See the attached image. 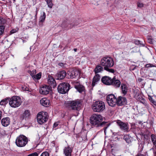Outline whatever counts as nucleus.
Instances as JSON below:
<instances>
[{
	"instance_id": "obj_1",
	"label": "nucleus",
	"mask_w": 156,
	"mask_h": 156,
	"mask_svg": "<svg viewBox=\"0 0 156 156\" xmlns=\"http://www.w3.org/2000/svg\"><path fill=\"white\" fill-rule=\"evenodd\" d=\"M102 116L100 115L94 114L90 119V122L93 126L96 127H104L103 129L105 134L107 129L110 125V123L108 122L103 121Z\"/></svg>"
},
{
	"instance_id": "obj_2",
	"label": "nucleus",
	"mask_w": 156,
	"mask_h": 156,
	"mask_svg": "<svg viewBox=\"0 0 156 156\" xmlns=\"http://www.w3.org/2000/svg\"><path fill=\"white\" fill-rule=\"evenodd\" d=\"M83 101L80 99L65 101V106L70 110L79 111L82 108Z\"/></svg>"
},
{
	"instance_id": "obj_3",
	"label": "nucleus",
	"mask_w": 156,
	"mask_h": 156,
	"mask_svg": "<svg viewBox=\"0 0 156 156\" xmlns=\"http://www.w3.org/2000/svg\"><path fill=\"white\" fill-rule=\"evenodd\" d=\"M100 65L104 67V69L105 70L112 73L114 72L115 71L113 69L109 68L112 67L114 65V62L112 58L108 56L102 58L101 61Z\"/></svg>"
},
{
	"instance_id": "obj_4",
	"label": "nucleus",
	"mask_w": 156,
	"mask_h": 156,
	"mask_svg": "<svg viewBox=\"0 0 156 156\" xmlns=\"http://www.w3.org/2000/svg\"><path fill=\"white\" fill-rule=\"evenodd\" d=\"M92 108L94 112H101L105 109V105L102 101H96L93 103L92 106Z\"/></svg>"
},
{
	"instance_id": "obj_5",
	"label": "nucleus",
	"mask_w": 156,
	"mask_h": 156,
	"mask_svg": "<svg viewBox=\"0 0 156 156\" xmlns=\"http://www.w3.org/2000/svg\"><path fill=\"white\" fill-rule=\"evenodd\" d=\"M22 103V101L20 97L13 96L9 99V104L12 108H17L19 107Z\"/></svg>"
},
{
	"instance_id": "obj_6",
	"label": "nucleus",
	"mask_w": 156,
	"mask_h": 156,
	"mask_svg": "<svg viewBox=\"0 0 156 156\" xmlns=\"http://www.w3.org/2000/svg\"><path fill=\"white\" fill-rule=\"evenodd\" d=\"M70 89V84L67 83H61L58 87V92L62 94H65L67 93Z\"/></svg>"
},
{
	"instance_id": "obj_7",
	"label": "nucleus",
	"mask_w": 156,
	"mask_h": 156,
	"mask_svg": "<svg viewBox=\"0 0 156 156\" xmlns=\"http://www.w3.org/2000/svg\"><path fill=\"white\" fill-rule=\"evenodd\" d=\"M27 142V138L23 135H21L18 136L16 141V143L17 146L20 147L25 146Z\"/></svg>"
},
{
	"instance_id": "obj_8",
	"label": "nucleus",
	"mask_w": 156,
	"mask_h": 156,
	"mask_svg": "<svg viewBox=\"0 0 156 156\" xmlns=\"http://www.w3.org/2000/svg\"><path fill=\"white\" fill-rule=\"evenodd\" d=\"M47 113L44 112H40L37 115V120L38 123L41 125L46 122L48 120Z\"/></svg>"
},
{
	"instance_id": "obj_9",
	"label": "nucleus",
	"mask_w": 156,
	"mask_h": 156,
	"mask_svg": "<svg viewBox=\"0 0 156 156\" xmlns=\"http://www.w3.org/2000/svg\"><path fill=\"white\" fill-rule=\"evenodd\" d=\"M106 99L108 105L111 107H114L117 105V98L113 94H111L108 95Z\"/></svg>"
},
{
	"instance_id": "obj_10",
	"label": "nucleus",
	"mask_w": 156,
	"mask_h": 156,
	"mask_svg": "<svg viewBox=\"0 0 156 156\" xmlns=\"http://www.w3.org/2000/svg\"><path fill=\"white\" fill-rule=\"evenodd\" d=\"M80 72V70L77 69H71L68 72L67 76H68V78L73 79L75 78Z\"/></svg>"
},
{
	"instance_id": "obj_11",
	"label": "nucleus",
	"mask_w": 156,
	"mask_h": 156,
	"mask_svg": "<svg viewBox=\"0 0 156 156\" xmlns=\"http://www.w3.org/2000/svg\"><path fill=\"white\" fill-rule=\"evenodd\" d=\"M116 121L117 124L122 130L124 132H128L129 131L128 124L127 123L118 120Z\"/></svg>"
},
{
	"instance_id": "obj_12",
	"label": "nucleus",
	"mask_w": 156,
	"mask_h": 156,
	"mask_svg": "<svg viewBox=\"0 0 156 156\" xmlns=\"http://www.w3.org/2000/svg\"><path fill=\"white\" fill-rule=\"evenodd\" d=\"M62 25L63 27L69 29L77 26V24H75L74 23H71L69 20H66L62 22Z\"/></svg>"
},
{
	"instance_id": "obj_13",
	"label": "nucleus",
	"mask_w": 156,
	"mask_h": 156,
	"mask_svg": "<svg viewBox=\"0 0 156 156\" xmlns=\"http://www.w3.org/2000/svg\"><path fill=\"white\" fill-rule=\"evenodd\" d=\"M117 105L121 106L126 105L127 100L125 97L120 96L117 98Z\"/></svg>"
},
{
	"instance_id": "obj_14",
	"label": "nucleus",
	"mask_w": 156,
	"mask_h": 156,
	"mask_svg": "<svg viewBox=\"0 0 156 156\" xmlns=\"http://www.w3.org/2000/svg\"><path fill=\"white\" fill-rule=\"evenodd\" d=\"M51 89V87L49 85H45L40 88L39 92L41 94L46 95L48 94Z\"/></svg>"
},
{
	"instance_id": "obj_15",
	"label": "nucleus",
	"mask_w": 156,
	"mask_h": 156,
	"mask_svg": "<svg viewBox=\"0 0 156 156\" xmlns=\"http://www.w3.org/2000/svg\"><path fill=\"white\" fill-rule=\"evenodd\" d=\"M48 83L51 87V88L52 87L53 88H55L56 86V83L54 79L50 75H48Z\"/></svg>"
},
{
	"instance_id": "obj_16",
	"label": "nucleus",
	"mask_w": 156,
	"mask_h": 156,
	"mask_svg": "<svg viewBox=\"0 0 156 156\" xmlns=\"http://www.w3.org/2000/svg\"><path fill=\"white\" fill-rule=\"evenodd\" d=\"M121 85V82L119 80L116 79L115 77L112 79L110 85L113 86L116 88L119 87Z\"/></svg>"
},
{
	"instance_id": "obj_17",
	"label": "nucleus",
	"mask_w": 156,
	"mask_h": 156,
	"mask_svg": "<svg viewBox=\"0 0 156 156\" xmlns=\"http://www.w3.org/2000/svg\"><path fill=\"white\" fill-rule=\"evenodd\" d=\"M112 80V79L109 76H105L102 78L101 81L105 85H110L111 83Z\"/></svg>"
},
{
	"instance_id": "obj_18",
	"label": "nucleus",
	"mask_w": 156,
	"mask_h": 156,
	"mask_svg": "<svg viewBox=\"0 0 156 156\" xmlns=\"http://www.w3.org/2000/svg\"><path fill=\"white\" fill-rule=\"evenodd\" d=\"M67 75L66 71L65 70H62L58 72L56 74L57 79L58 80H61L64 79Z\"/></svg>"
},
{
	"instance_id": "obj_19",
	"label": "nucleus",
	"mask_w": 156,
	"mask_h": 156,
	"mask_svg": "<svg viewBox=\"0 0 156 156\" xmlns=\"http://www.w3.org/2000/svg\"><path fill=\"white\" fill-rule=\"evenodd\" d=\"M73 148L69 146L65 147L64 149V154L66 156H71Z\"/></svg>"
},
{
	"instance_id": "obj_20",
	"label": "nucleus",
	"mask_w": 156,
	"mask_h": 156,
	"mask_svg": "<svg viewBox=\"0 0 156 156\" xmlns=\"http://www.w3.org/2000/svg\"><path fill=\"white\" fill-rule=\"evenodd\" d=\"M100 77V76L99 74H95L92 80V86L93 87H94L99 81Z\"/></svg>"
},
{
	"instance_id": "obj_21",
	"label": "nucleus",
	"mask_w": 156,
	"mask_h": 156,
	"mask_svg": "<svg viewBox=\"0 0 156 156\" xmlns=\"http://www.w3.org/2000/svg\"><path fill=\"white\" fill-rule=\"evenodd\" d=\"M40 103L43 106L47 107H48L50 103L49 100L46 98H43L40 100Z\"/></svg>"
},
{
	"instance_id": "obj_22",
	"label": "nucleus",
	"mask_w": 156,
	"mask_h": 156,
	"mask_svg": "<svg viewBox=\"0 0 156 156\" xmlns=\"http://www.w3.org/2000/svg\"><path fill=\"white\" fill-rule=\"evenodd\" d=\"M2 125L4 126H7L10 123V119L9 117H6L2 119L1 120Z\"/></svg>"
},
{
	"instance_id": "obj_23",
	"label": "nucleus",
	"mask_w": 156,
	"mask_h": 156,
	"mask_svg": "<svg viewBox=\"0 0 156 156\" xmlns=\"http://www.w3.org/2000/svg\"><path fill=\"white\" fill-rule=\"evenodd\" d=\"M103 70V68L100 65L96 66L94 71L95 74H98V73L101 72Z\"/></svg>"
},
{
	"instance_id": "obj_24",
	"label": "nucleus",
	"mask_w": 156,
	"mask_h": 156,
	"mask_svg": "<svg viewBox=\"0 0 156 156\" xmlns=\"http://www.w3.org/2000/svg\"><path fill=\"white\" fill-rule=\"evenodd\" d=\"M75 88L80 93H82L85 90L84 87L81 84H80L75 85Z\"/></svg>"
},
{
	"instance_id": "obj_25",
	"label": "nucleus",
	"mask_w": 156,
	"mask_h": 156,
	"mask_svg": "<svg viewBox=\"0 0 156 156\" xmlns=\"http://www.w3.org/2000/svg\"><path fill=\"white\" fill-rule=\"evenodd\" d=\"M121 89L122 93L124 95H125L128 91V87L126 84L124 83H122L121 85Z\"/></svg>"
},
{
	"instance_id": "obj_26",
	"label": "nucleus",
	"mask_w": 156,
	"mask_h": 156,
	"mask_svg": "<svg viewBox=\"0 0 156 156\" xmlns=\"http://www.w3.org/2000/svg\"><path fill=\"white\" fill-rule=\"evenodd\" d=\"M123 139L128 144H129L131 143V138L129 135H125L123 137Z\"/></svg>"
},
{
	"instance_id": "obj_27",
	"label": "nucleus",
	"mask_w": 156,
	"mask_h": 156,
	"mask_svg": "<svg viewBox=\"0 0 156 156\" xmlns=\"http://www.w3.org/2000/svg\"><path fill=\"white\" fill-rule=\"evenodd\" d=\"M30 111L28 110H26L23 113L22 116V118L23 119L28 117L30 115Z\"/></svg>"
},
{
	"instance_id": "obj_28",
	"label": "nucleus",
	"mask_w": 156,
	"mask_h": 156,
	"mask_svg": "<svg viewBox=\"0 0 156 156\" xmlns=\"http://www.w3.org/2000/svg\"><path fill=\"white\" fill-rule=\"evenodd\" d=\"M9 98H7L2 100L0 102V105H5L9 101Z\"/></svg>"
},
{
	"instance_id": "obj_29",
	"label": "nucleus",
	"mask_w": 156,
	"mask_h": 156,
	"mask_svg": "<svg viewBox=\"0 0 156 156\" xmlns=\"http://www.w3.org/2000/svg\"><path fill=\"white\" fill-rule=\"evenodd\" d=\"M41 73L40 72L36 75H34L32 76L33 79L35 80H39L41 79Z\"/></svg>"
},
{
	"instance_id": "obj_30",
	"label": "nucleus",
	"mask_w": 156,
	"mask_h": 156,
	"mask_svg": "<svg viewBox=\"0 0 156 156\" xmlns=\"http://www.w3.org/2000/svg\"><path fill=\"white\" fill-rule=\"evenodd\" d=\"M46 18V14L45 12H43L42 15H41L40 18V23H43L45 20Z\"/></svg>"
},
{
	"instance_id": "obj_31",
	"label": "nucleus",
	"mask_w": 156,
	"mask_h": 156,
	"mask_svg": "<svg viewBox=\"0 0 156 156\" xmlns=\"http://www.w3.org/2000/svg\"><path fill=\"white\" fill-rule=\"evenodd\" d=\"M47 2L48 7L50 8H52L53 4L52 2V0H45Z\"/></svg>"
},
{
	"instance_id": "obj_32",
	"label": "nucleus",
	"mask_w": 156,
	"mask_h": 156,
	"mask_svg": "<svg viewBox=\"0 0 156 156\" xmlns=\"http://www.w3.org/2000/svg\"><path fill=\"white\" fill-rule=\"evenodd\" d=\"M41 151H37L30 154L27 156H38V155L40 154Z\"/></svg>"
},
{
	"instance_id": "obj_33",
	"label": "nucleus",
	"mask_w": 156,
	"mask_h": 156,
	"mask_svg": "<svg viewBox=\"0 0 156 156\" xmlns=\"http://www.w3.org/2000/svg\"><path fill=\"white\" fill-rule=\"evenodd\" d=\"M133 42L136 44L137 45H142L143 46H144V44L141 43V41L138 40H134Z\"/></svg>"
},
{
	"instance_id": "obj_34",
	"label": "nucleus",
	"mask_w": 156,
	"mask_h": 156,
	"mask_svg": "<svg viewBox=\"0 0 156 156\" xmlns=\"http://www.w3.org/2000/svg\"><path fill=\"white\" fill-rule=\"evenodd\" d=\"M5 27L3 25L0 26V35H2L4 32Z\"/></svg>"
},
{
	"instance_id": "obj_35",
	"label": "nucleus",
	"mask_w": 156,
	"mask_h": 156,
	"mask_svg": "<svg viewBox=\"0 0 156 156\" xmlns=\"http://www.w3.org/2000/svg\"><path fill=\"white\" fill-rule=\"evenodd\" d=\"M28 73L30 74L32 77V78L33 76H34V75L36 73V70L34 69L32 71H31L30 70L28 71Z\"/></svg>"
},
{
	"instance_id": "obj_36",
	"label": "nucleus",
	"mask_w": 156,
	"mask_h": 156,
	"mask_svg": "<svg viewBox=\"0 0 156 156\" xmlns=\"http://www.w3.org/2000/svg\"><path fill=\"white\" fill-rule=\"evenodd\" d=\"M6 22V20L2 17L0 16V24H4Z\"/></svg>"
},
{
	"instance_id": "obj_37",
	"label": "nucleus",
	"mask_w": 156,
	"mask_h": 156,
	"mask_svg": "<svg viewBox=\"0 0 156 156\" xmlns=\"http://www.w3.org/2000/svg\"><path fill=\"white\" fill-rule=\"evenodd\" d=\"M40 156H49V154L47 151H44L42 153Z\"/></svg>"
},
{
	"instance_id": "obj_38",
	"label": "nucleus",
	"mask_w": 156,
	"mask_h": 156,
	"mask_svg": "<svg viewBox=\"0 0 156 156\" xmlns=\"http://www.w3.org/2000/svg\"><path fill=\"white\" fill-rule=\"evenodd\" d=\"M151 138L152 142L156 140V136L154 134H151Z\"/></svg>"
},
{
	"instance_id": "obj_39",
	"label": "nucleus",
	"mask_w": 156,
	"mask_h": 156,
	"mask_svg": "<svg viewBox=\"0 0 156 156\" xmlns=\"http://www.w3.org/2000/svg\"><path fill=\"white\" fill-rule=\"evenodd\" d=\"M147 40L148 43H149L150 44H153V41H152L153 40V39H151V37L149 36L148 37Z\"/></svg>"
},
{
	"instance_id": "obj_40",
	"label": "nucleus",
	"mask_w": 156,
	"mask_h": 156,
	"mask_svg": "<svg viewBox=\"0 0 156 156\" xmlns=\"http://www.w3.org/2000/svg\"><path fill=\"white\" fill-rule=\"evenodd\" d=\"M137 5L138 7L141 8L144 6V4L142 3L138 2L137 3Z\"/></svg>"
},
{
	"instance_id": "obj_41",
	"label": "nucleus",
	"mask_w": 156,
	"mask_h": 156,
	"mask_svg": "<svg viewBox=\"0 0 156 156\" xmlns=\"http://www.w3.org/2000/svg\"><path fill=\"white\" fill-rule=\"evenodd\" d=\"M151 105H152L153 106L154 105L155 106L156 108V101L155 100H154L152 101L151 102Z\"/></svg>"
},
{
	"instance_id": "obj_42",
	"label": "nucleus",
	"mask_w": 156,
	"mask_h": 156,
	"mask_svg": "<svg viewBox=\"0 0 156 156\" xmlns=\"http://www.w3.org/2000/svg\"><path fill=\"white\" fill-rule=\"evenodd\" d=\"M153 66V65L151 64H146L145 66V67L146 68L152 67Z\"/></svg>"
},
{
	"instance_id": "obj_43",
	"label": "nucleus",
	"mask_w": 156,
	"mask_h": 156,
	"mask_svg": "<svg viewBox=\"0 0 156 156\" xmlns=\"http://www.w3.org/2000/svg\"><path fill=\"white\" fill-rule=\"evenodd\" d=\"M58 122H55L53 125V127L54 128H55L56 126H57L58 125Z\"/></svg>"
},
{
	"instance_id": "obj_44",
	"label": "nucleus",
	"mask_w": 156,
	"mask_h": 156,
	"mask_svg": "<svg viewBox=\"0 0 156 156\" xmlns=\"http://www.w3.org/2000/svg\"><path fill=\"white\" fill-rule=\"evenodd\" d=\"M148 99L151 102L152 101H153L154 100L152 97L150 96H148Z\"/></svg>"
},
{
	"instance_id": "obj_45",
	"label": "nucleus",
	"mask_w": 156,
	"mask_h": 156,
	"mask_svg": "<svg viewBox=\"0 0 156 156\" xmlns=\"http://www.w3.org/2000/svg\"><path fill=\"white\" fill-rule=\"evenodd\" d=\"M38 8H36V14L35 16V18H37V13L38 12Z\"/></svg>"
},
{
	"instance_id": "obj_46",
	"label": "nucleus",
	"mask_w": 156,
	"mask_h": 156,
	"mask_svg": "<svg viewBox=\"0 0 156 156\" xmlns=\"http://www.w3.org/2000/svg\"><path fill=\"white\" fill-rule=\"evenodd\" d=\"M58 65L61 67H63L64 66V64L63 63L60 62L58 64Z\"/></svg>"
},
{
	"instance_id": "obj_47",
	"label": "nucleus",
	"mask_w": 156,
	"mask_h": 156,
	"mask_svg": "<svg viewBox=\"0 0 156 156\" xmlns=\"http://www.w3.org/2000/svg\"><path fill=\"white\" fill-rule=\"evenodd\" d=\"M16 32V30H12L11 31L10 33L11 34H13Z\"/></svg>"
},
{
	"instance_id": "obj_48",
	"label": "nucleus",
	"mask_w": 156,
	"mask_h": 156,
	"mask_svg": "<svg viewBox=\"0 0 156 156\" xmlns=\"http://www.w3.org/2000/svg\"><path fill=\"white\" fill-rule=\"evenodd\" d=\"M25 90L27 91H30L29 89L27 87H25Z\"/></svg>"
},
{
	"instance_id": "obj_49",
	"label": "nucleus",
	"mask_w": 156,
	"mask_h": 156,
	"mask_svg": "<svg viewBox=\"0 0 156 156\" xmlns=\"http://www.w3.org/2000/svg\"><path fill=\"white\" fill-rule=\"evenodd\" d=\"M2 117V112L0 110V120L1 119Z\"/></svg>"
},
{
	"instance_id": "obj_50",
	"label": "nucleus",
	"mask_w": 156,
	"mask_h": 156,
	"mask_svg": "<svg viewBox=\"0 0 156 156\" xmlns=\"http://www.w3.org/2000/svg\"><path fill=\"white\" fill-rule=\"evenodd\" d=\"M136 156H145L144 155L142 154H138Z\"/></svg>"
},
{
	"instance_id": "obj_51",
	"label": "nucleus",
	"mask_w": 156,
	"mask_h": 156,
	"mask_svg": "<svg viewBox=\"0 0 156 156\" xmlns=\"http://www.w3.org/2000/svg\"><path fill=\"white\" fill-rule=\"evenodd\" d=\"M77 48H74V51H75V52H76L77 51Z\"/></svg>"
},
{
	"instance_id": "obj_52",
	"label": "nucleus",
	"mask_w": 156,
	"mask_h": 156,
	"mask_svg": "<svg viewBox=\"0 0 156 156\" xmlns=\"http://www.w3.org/2000/svg\"><path fill=\"white\" fill-rule=\"evenodd\" d=\"M154 156H156V151L154 152Z\"/></svg>"
},
{
	"instance_id": "obj_53",
	"label": "nucleus",
	"mask_w": 156,
	"mask_h": 156,
	"mask_svg": "<svg viewBox=\"0 0 156 156\" xmlns=\"http://www.w3.org/2000/svg\"><path fill=\"white\" fill-rule=\"evenodd\" d=\"M144 104L145 105V106H147V104L146 103H145V102H144Z\"/></svg>"
},
{
	"instance_id": "obj_54",
	"label": "nucleus",
	"mask_w": 156,
	"mask_h": 156,
	"mask_svg": "<svg viewBox=\"0 0 156 156\" xmlns=\"http://www.w3.org/2000/svg\"><path fill=\"white\" fill-rule=\"evenodd\" d=\"M22 89L23 90H25L24 89H25V86H24V87H22Z\"/></svg>"
},
{
	"instance_id": "obj_55",
	"label": "nucleus",
	"mask_w": 156,
	"mask_h": 156,
	"mask_svg": "<svg viewBox=\"0 0 156 156\" xmlns=\"http://www.w3.org/2000/svg\"><path fill=\"white\" fill-rule=\"evenodd\" d=\"M115 133H113V135H115Z\"/></svg>"
}]
</instances>
